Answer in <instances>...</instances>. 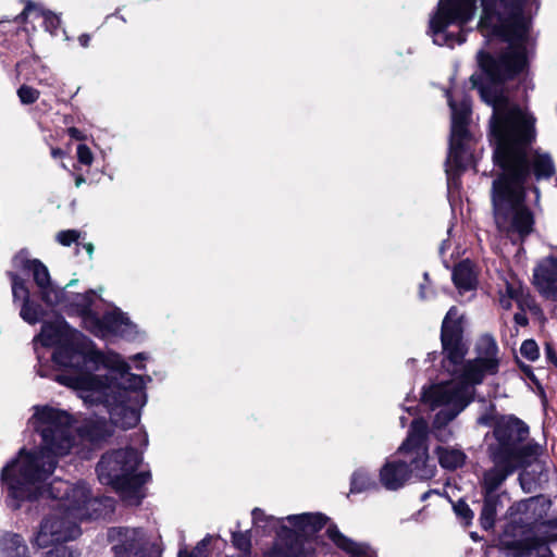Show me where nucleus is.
Masks as SVG:
<instances>
[{
  "mask_svg": "<svg viewBox=\"0 0 557 557\" xmlns=\"http://www.w3.org/2000/svg\"><path fill=\"white\" fill-rule=\"evenodd\" d=\"M534 284L546 298L557 299V260L544 259L534 270Z\"/></svg>",
  "mask_w": 557,
  "mask_h": 557,
  "instance_id": "f3484780",
  "label": "nucleus"
},
{
  "mask_svg": "<svg viewBox=\"0 0 557 557\" xmlns=\"http://www.w3.org/2000/svg\"><path fill=\"white\" fill-rule=\"evenodd\" d=\"M77 160L84 165H91L94 162V153L90 148L84 144L77 146Z\"/></svg>",
  "mask_w": 557,
  "mask_h": 557,
  "instance_id": "f704fd0d",
  "label": "nucleus"
},
{
  "mask_svg": "<svg viewBox=\"0 0 557 557\" xmlns=\"http://www.w3.org/2000/svg\"><path fill=\"white\" fill-rule=\"evenodd\" d=\"M435 453L440 465L445 469H457L466 461V455L459 448L438 446Z\"/></svg>",
  "mask_w": 557,
  "mask_h": 557,
  "instance_id": "b1692460",
  "label": "nucleus"
},
{
  "mask_svg": "<svg viewBox=\"0 0 557 557\" xmlns=\"http://www.w3.org/2000/svg\"><path fill=\"white\" fill-rule=\"evenodd\" d=\"M1 557H29L27 545L17 534L7 533L0 539Z\"/></svg>",
  "mask_w": 557,
  "mask_h": 557,
  "instance_id": "4be33fe9",
  "label": "nucleus"
},
{
  "mask_svg": "<svg viewBox=\"0 0 557 557\" xmlns=\"http://www.w3.org/2000/svg\"><path fill=\"white\" fill-rule=\"evenodd\" d=\"M17 95L20 100L25 103H34L39 98V91L30 86L23 85L18 88Z\"/></svg>",
  "mask_w": 557,
  "mask_h": 557,
  "instance_id": "7c9ffc66",
  "label": "nucleus"
},
{
  "mask_svg": "<svg viewBox=\"0 0 557 557\" xmlns=\"http://www.w3.org/2000/svg\"><path fill=\"white\" fill-rule=\"evenodd\" d=\"M84 248L86 249L87 253L89 255V258H92L94 245L88 243V244L84 245Z\"/></svg>",
  "mask_w": 557,
  "mask_h": 557,
  "instance_id": "49530a36",
  "label": "nucleus"
},
{
  "mask_svg": "<svg viewBox=\"0 0 557 557\" xmlns=\"http://www.w3.org/2000/svg\"><path fill=\"white\" fill-rule=\"evenodd\" d=\"M550 502L545 497H532L516 505V510L521 513L529 515L527 519H534L541 521L543 525H548L552 529L557 528V518L546 520L547 511L550 508Z\"/></svg>",
  "mask_w": 557,
  "mask_h": 557,
  "instance_id": "6ab92c4d",
  "label": "nucleus"
},
{
  "mask_svg": "<svg viewBox=\"0 0 557 557\" xmlns=\"http://www.w3.org/2000/svg\"><path fill=\"white\" fill-rule=\"evenodd\" d=\"M497 496L485 494V502L480 517L481 525L485 530H488L494 525L497 511Z\"/></svg>",
  "mask_w": 557,
  "mask_h": 557,
  "instance_id": "a878e982",
  "label": "nucleus"
},
{
  "mask_svg": "<svg viewBox=\"0 0 557 557\" xmlns=\"http://www.w3.org/2000/svg\"><path fill=\"white\" fill-rule=\"evenodd\" d=\"M125 550L134 554V557H160L161 550L158 545L148 541L143 531L137 529H125L119 531Z\"/></svg>",
  "mask_w": 557,
  "mask_h": 557,
  "instance_id": "dca6fc26",
  "label": "nucleus"
},
{
  "mask_svg": "<svg viewBox=\"0 0 557 557\" xmlns=\"http://www.w3.org/2000/svg\"><path fill=\"white\" fill-rule=\"evenodd\" d=\"M373 485V482L369 475L363 470H358L352 474L351 479V491L352 492H363L368 488H370Z\"/></svg>",
  "mask_w": 557,
  "mask_h": 557,
  "instance_id": "c85d7f7f",
  "label": "nucleus"
},
{
  "mask_svg": "<svg viewBox=\"0 0 557 557\" xmlns=\"http://www.w3.org/2000/svg\"><path fill=\"white\" fill-rule=\"evenodd\" d=\"M453 278L460 292L471 290L475 287V274L471 263L468 261L461 262L455 268Z\"/></svg>",
  "mask_w": 557,
  "mask_h": 557,
  "instance_id": "5701e85b",
  "label": "nucleus"
},
{
  "mask_svg": "<svg viewBox=\"0 0 557 557\" xmlns=\"http://www.w3.org/2000/svg\"><path fill=\"white\" fill-rule=\"evenodd\" d=\"M462 315L456 307H451L442 324V344L445 358L443 367H450L465 359L467 346L462 342Z\"/></svg>",
  "mask_w": 557,
  "mask_h": 557,
  "instance_id": "4468645a",
  "label": "nucleus"
},
{
  "mask_svg": "<svg viewBox=\"0 0 557 557\" xmlns=\"http://www.w3.org/2000/svg\"><path fill=\"white\" fill-rule=\"evenodd\" d=\"M85 183V178L82 175L76 176L75 186L78 188Z\"/></svg>",
  "mask_w": 557,
  "mask_h": 557,
  "instance_id": "de8ad7c7",
  "label": "nucleus"
},
{
  "mask_svg": "<svg viewBox=\"0 0 557 557\" xmlns=\"http://www.w3.org/2000/svg\"><path fill=\"white\" fill-rule=\"evenodd\" d=\"M95 295V290L79 294L69 305L74 313L82 317L85 329L98 337H106L110 334L131 336L136 333V325L119 309L108 312L102 320L99 319L90 309Z\"/></svg>",
  "mask_w": 557,
  "mask_h": 557,
  "instance_id": "9d476101",
  "label": "nucleus"
},
{
  "mask_svg": "<svg viewBox=\"0 0 557 557\" xmlns=\"http://www.w3.org/2000/svg\"><path fill=\"white\" fill-rule=\"evenodd\" d=\"M555 540H557V536H555V535L547 537V541H549V542L555 541Z\"/></svg>",
  "mask_w": 557,
  "mask_h": 557,
  "instance_id": "8fccbe9b",
  "label": "nucleus"
},
{
  "mask_svg": "<svg viewBox=\"0 0 557 557\" xmlns=\"http://www.w3.org/2000/svg\"><path fill=\"white\" fill-rule=\"evenodd\" d=\"M79 238V233L75 230H66L57 234V240L63 246H70Z\"/></svg>",
  "mask_w": 557,
  "mask_h": 557,
  "instance_id": "c9c22d12",
  "label": "nucleus"
},
{
  "mask_svg": "<svg viewBox=\"0 0 557 557\" xmlns=\"http://www.w3.org/2000/svg\"><path fill=\"white\" fill-rule=\"evenodd\" d=\"M55 346L53 362L64 371L55 376L87 406L102 405L111 421L123 429L137 425L146 404L144 379L129 372V364L114 351H100L91 339L59 318L45 323L35 345Z\"/></svg>",
  "mask_w": 557,
  "mask_h": 557,
  "instance_id": "f257e3e1",
  "label": "nucleus"
},
{
  "mask_svg": "<svg viewBox=\"0 0 557 557\" xmlns=\"http://www.w3.org/2000/svg\"><path fill=\"white\" fill-rule=\"evenodd\" d=\"M493 460L495 467L484 474V490L485 494L488 495H494V491L506 480L508 474H510L516 468L523 465L515 460H507L503 463H498L494 458Z\"/></svg>",
  "mask_w": 557,
  "mask_h": 557,
  "instance_id": "412c9836",
  "label": "nucleus"
},
{
  "mask_svg": "<svg viewBox=\"0 0 557 557\" xmlns=\"http://www.w3.org/2000/svg\"><path fill=\"white\" fill-rule=\"evenodd\" d=\"M51 547L47 554L48 557H76L75 553L64 543L52 545Z\"/></svg>",
  "mask_w": 557,
  "mask_h": 557,
  "instance_id": "e433bc0d",
  "label": "nucleus"
},
{
  "mask_svg": "<svg viewBox=\"0 0 557 557\" xmlns=\"http://www.w3.org/2000/svg\"><path fill=\"white\" fill-rule=\"evenodd\" d=\"M379 476L381 484L389 491H396L408 482L410 470L406 460L399 456V449L382 466Z\"/></svg>",
  "mask_w": 557,
  "mask_h": 557,
  "instance_id": "2eb2a0df",
  "label": "nucleus"
},
{
  "mask_svg": "<svg viewBox=\"0 0 557 557\" xmlns=\"http://www.w3.org/2000/svg\"><path fill=\"white\" fill-rule=\"evenodd\" d=\"M448 104L451 109V136L447 162L449 166L461 170L469 166L473 161L466 128L470 113V102L465 98L457 106L451 96L448 95Z\"/></svg>",
  "mask_w": 557,
  "mask_h": 557,
  "instance_id": "f8f14e48",
  "label": "nucleus"
},
{
  "mask_svg": "<svg viewBox=\"0 0 557 557\" xmlns=\"http://www.w3.org/2000/svg\"><path fill=\"white\" fill-rule=\"evenodd\" d=\"M47 493L55 504L34 535L33 544L39 548L77 539L81 535L78 521L88 517L87 505L91 502L85 483L70 484L55 480L49 485Z\"/></svg>",
  "mask_w": 557,
  "mask_h": 557,
  "instance_id": "423d86ee",
  "label": "nucleus"
},
{
  "mask_svg": "<svg viewBox=\"0 0 557 557\" xmlns=\"http://www.w3.org/2000/svg\"><path fill=\"white\" fill-rule=\"evenodd\" d=\"M12 294L14 300H22L23 305L29 302V292L25 282L16 274H12Z\"/></svg>",
  "mask_w": 557,
  "mask_h": 557,
  "instance_id": "cd10ccee",
  "label": "nucleus"
},
{
  "mask_svg": "<svg viewBox=\"0 0 557 557\" xmlns=\"http://www.w3.org/2000/svg\"><path fill=\"white\" fill-rule=\"evenodd\" d=\"M539 555H540L539 552L531 549V550H528L525 553H521L517 557H539ZM541 557H549L547 548L543 549V553L541 554Z\"/></svg>",
  "mask_w": 557,
  "mask_h": 557,
  "instance_id": "ea45409f",
  "label": "nucleus"
},
{
  "mask_svg": "<svg viewBox=\"0 0 557 557\" xmlns=\"http://www.w3.org/2000/svg\"><path fill=\"white\" fill-rule=\"evenodd\" d=\"M44 25L47 32H49L51 35H55L58 28L61 25V18L59 15L49 11L47 14H45Z\"/></svg>",
  "mask_w": 557,
  "mask_h": 557,
  "instance_id": "473e14b6",
  "label": "nucleus"
},
{
  "mask_svg": "<svg viewBox=\"0 0 557 557\" xmlns=\"http://www.w3.org/2000/svg\"><path fill=\"white\" fill-rule=\"evenodd\" d=\"M76 282H77L76 280H72V281L67 284V286H71V285L75 284Z\"/></svg>",
  "mask_w": 557,
  "mask_h": 557,
  "instance_id": "3c124183",
  "label": "nucleus"
},
{
  "mask_svg": "<svg viewBox=\"0 0 557 557\" xmlns=\"http://www.w3.org/2000/svg\"><path fill=\"white\" fill-rule=\"evenodd\" d=\"M326 522L320 513L292 515L283 518L278 542L265 557H307L311 546L305 539L318 532Z\"/></svg>",
  "mask_w": 557,
  "mask_h": 557,
  "instance_id": "1a4fd4ad",
  "label": "nucleus"
},
{
  "mask_svg": "<svg viewBox=\"0 0 557 557\" xmlns=\"http://www.w3.org/2000/svg\"><path fill=\"white\" fill-rule=\"evenodd\" d=\"M498 300L499 305L505 310H510L513 302H520L522 292L521 282L518 277L508 273H498Z\"/></svg>",
  "mask_w": 557,
  "mask_h": 557,
  "instance_id": "a211bd4d",
  "label": "nucleus"
},
{
  "mask_svg": "<svg viewBox=\"0 0 557 557\" xmlns=\"http://www.w3.org/2000/svg\"><path fill=\"white\" fill-rule=\"evenodd\" d=\"M233 543L240 550H248L250 547L249 536L245 533H234Z\"/></svg>",
  "mask_w": 557,
  "mask_h": 557,
  "instance_id": "4c0bfd02",
  "label": "nucleus"
},
{
  "mask_svg": "<svg viewBox=\"0 0 557 557\" xmlns=\"http://www.w3.org/2000/svg\"><path fill=\"white\" fill-rule=\"evenodd\" d=\"M326 534L337 547L349 553L350 557H375L374 552L369 546L348 539L335 525L327 527Z\"/></svg>",
  "mask_w": 557,
  "mask_h": 557,
  "instance_id": "aec40b11",
  "label": "nucleus"
},
{
  "mask_svg": "<svg viewBox=\"0 0 557 557\" xmlns=\"http://www.w3.org/2000/svg\"><path fill=\"white\" fill-rule=\"evenodd\" d=\"M547 359L557 367V354L550 345H546L545 348Z\"/></svg>",
  "mask_w": 557,
  "mask_h": 557,
  "instance_id": "a19ab883",
  "label": "nucleus"
},
{
  "mask_svg": "<svg viewBox=\"0 0 557 557\" xmlns=\"http://www.w3.org/2000/svg\"><path fill=\"white\" fill-rule=\"evenodd\" d=\"M482 425H494V435L497 444L492 446V456L497 462L515 460L521 463L529 458L537 456L540 446L528 442L529 429L515 417H502L494 422L491 416H482L478 419Z\"/></svg>",
  "mask_w": 557,
  "mask_h": 557,
  "instance_id": "6e6552de",
  "label": "nucleus"
},
{
  "mask_svg": "<svg viewBox=\"0 0 557 557\" xmlns=\"http://www.w3.org/2000/svg\"><path fill=\"white\" fill-rule=\"evenodd\" d=\"M252 521L256 528L264 530H274L277 528L281 530V525L283 524V519H276L273 516H268L259 508H255L252 510Z\"/></svg>",
  "mask_w": 557,
  "mask_h": 557,
  "instance_id": "bb28decb",
  "label": "nucleus"
},
{
  "mask_svg": "<svg viewBox=\"0 0 557 557\" xmlns=\"http://www.w3.org/2000/svg\"><path fill=\"white\" fill-rule=\"evenodd\" d=\"M78 41L81 44L82 47L86 48L89 46V41H90V36L87 35V34H83L78 37Z\"/></svg>",
  "mask_w": 557,
  "mask_h": 557,
  "instance_id": "37998d69",
  "label": "nucleus"
},
{
  "mask_svg": "<svg viewBox=\"0 0 557 557\" xmlns=\"http://www.w3.org/2000/svg\"><path fill=\"white\" fill-rule=\"evenodd\" d=\"M51 154H52L53 158H61V157L64 156V152H63V150H61L59 148H53L51 150Z\"/></svg>",
  "mask_w": 557,
  "mask_h": 557,
  "instance_id": "a18cd8bd",
  "label": "nucleus"
},
{
  "mask_svg": "<svg viewBox=\"0 0 557 557\" xmlns=\"http://www.w3.org/2000/svg\"><path fill=\"white\" fill-rule=\"evenodd\" d=\"M520 352L528 360L534 361L539 358L537 344L532 339L524 341L520 347Z\"/></svg>",
  "mask_w": 557,
  "mask_h": 557,
  "instance_id": "2f4dec72",
  "label": "nucleus"
},
{
  "mask_svg": "<svg viewBox=\"0 0 557 557\" xmlns=\"http://www.w3.org/2000/svg\"><path fill=\"white\" fill-rule=\"evenodd\" d=\"M481 96L493 107L494 161L499 169L491 190L494 221L502 234L522 239L534 225L533 214L524 203L527 191L533 190L535 205L540 201V190L531 182L530 165L541 178L554 174V163L548 154L528 149L535 138V120L531 114L510 104L497 89L482 88Z\"/></svg>",
  "mask_w": 557,
  "mask_h": 557,
  "instance_id": "f03ea898",
  "label": "nucleus"
},
{
  "mask_svg": "<svg viewBox=\"0 0 557 557\" xmlns=\"http://www.w3.org/2000/svg\"><path fill=\"white\" fill-rule=\"evenodd\" d=\"M34 409L30 424L40 433L42 447L34 451L21 449L1 474L9 495L15 500L44 495L42 483L54 470V458L69 454L73 446L71 419L66 412L47 406Z\"/></svg>",
  "mask_w": 557,
  "mask_h": 557,
  "instance_id": "20e7f679",
  "label": "nucleus"
},
{
  "mask_svg": "<svg viewBox=\"0 0 557 557\" xmlns=\"http://www.w3.org/2000/svg\"><path fill=\"white\" fill-rule=\"evenodd\" d=\"M529 0H481L482 15L479 22L484 37H500L509 44L498 60L480 52L481 69L492 81L510 78L522 72L528 63L527 39L529 18L523 5ZM478 0H440L436 12L430 18V34L436 45L465 41V25L472 20Z\"/></svg>",
  "mask_w": 557,
  "mask_h": 557,
  "instance_id": "7ed1b4c3",
  "label": "nucleus"
},
{
  "mask_svg": "<svg viewBox=\"0 0 557 557\" xmlns=\"http://www.w3.org/2000/svg\"><path fill=\"white\" fill-rule=\"evenodd\" d=\"M13 263L16 269L33 275L46 304L53 306L63 302L64 290L51 283L49 271L40 260L32 259L26 251H21L14 257Z\"/></svg>",
  "mask_w": 557,
  "mask_h": 557,
  "instance_id": "ddd939ff",
  "label": "nucleus"
},
{
  "mask_svg": "<svg viewBox=\"0 0 557 557\" xmlns=\"http://www.w3.org/2000/svg\"><path fill=\"white\" fill-rule=\"evenodd\" d=\"M475 357L461 359L454 366L444 367L453 376L449 382L431 385L423 389L422 403L431 409L440 408L434 423L442 426L451 421L471 401L474 386L486 376L496 375L502 363V355L495 338L481 336L474 347Z\"/></svg>",
  "mask_w": 557,
  "mask_h": 557,
  "instance_id": "39448f33",
  "label": "nucleus"
},
{
  "mask_svg": "<svg viewBox=\"0 0 557 557\" xmlns=\"http://www.w3.org/2000/svg\"><path fill=\"white\" fill-rule=\"evenodd\" d=\"M21 317L27 323L35 324L42 317V310H41L40 306L34 305L29 301L28 304H24L22 306Z\"/></svg>",
  "mask_w": 557,
  "mask_h": 557,
  "instance_id": "c756f323",
  "label": "nucleus"
},
{
  "mask_svg": "<svg viewBox=\"0 0 557 557\" xmlns=\"http://www.w3.org/2000/svg\"><path fill=\"white\" fill-rule=\"evenodd\" d=\"M207 543L203 540L193 552H187L186 549H181L178 557H205V547Z\"/></svg>",
  "mask_w": 557,
  "mask_h": 557,
  "instance_id": "58836bf2",
  "label": "nucleus"
},
{
  "mask_svg": "<svg viewBox=\"0 0 557 557\" xmlns=\"http://www.w3.org/2000/svg\"><path fill=\"white\" fill-rule=\"evenodd\" d=\"M140 461V454L132 448L107 453L97 467L99 481L111 485L128 499L129 504L137 505L143 497L140 486L147 480L144 473L137 472Z\"/></svg>",
  "mask_w": 557,
  "mask_h": 557,
  "instance_id": "0eeeda50",
  "label": "nucleus"
},
{
  "mask_svg": "<svg viewBox=\"0 0 557 557\" xmlns=\"http://www.w3.org/2000/svg\"><path fill=\"white\" fill-rule=\"evenodd\" d=\"M69 135L74 139H78V140L85 139V136L82 134V132L75 127L69 128Z\"/></svg>",
  "mask_w": 557,
  "mask_h": 557,
  "instance_id": "79ce46f5",
  "label": "nucleus"
},
{
  "mask_svg": "<svg viewBox=\"0 0 557 557\" xmlns=\"http://www.w3.org/2000/svg\"><path fill=\"white\" fill-rule=\"evenodd\" d=\"M428 424L422 419L412 421L406 441L399 447V456L406 460L410 475L426 480L434 476L436 468L430 462L426 441Z\"/></svg>",
  "mask_w": 557,
  "mask_h": 557,
  "instance_id": "9b49d317",
  "label": "nucleus"
},
{
  "mask_svg": "<svg viewBox=\"0 0 557 557\" xmlns=\"http://www.w3.org/2000/svg\"><path fill=\"white\" fill-rule=\"evenodd\" d=\"M11 506H12V507H14V508H17V507H18V504H17V503H15V504H12Z\"/></svg>",
  "mask_w": 557,
  "mask_h": 557,
  "instance_id": "603ef678",
  "label": "nucleus"
},
{
  "mask_svg": "<svg viewBox=\"0 0 557 557\" xmlns=\"http://www.w3.org/2000/svg\"><path fill=\"white\" fill-rule=\"evenodd\" d=\"M454 510L456 515L465 521L466 524L470 523V521L473 518V512L471 511L469 506L462 500H459L454 505Z\"/></svg>",
  "mask_w": 557,
  "mask_h": 557,
  "instance_id": "72a5a7b5",
  "label": "nucleus"
},
{
  "mask_svg": "<svg viewBox=\"0 0 557 557\" xmlns=\"http://www.w3.org/2000/svg\"><path fill=\"white\" fill-rule=\"evenodd\" d=\"M400 423L403 426L406 424V419L404 417H400Z\"/></svg>",
  "mask_w": 557,
  "mask_h": 557,
  "instance_id": "09e8293b",
  "label": "nucleus"
},
{
  "mask_svg": "<svg viewBox=\"0 0 557 557\" xmlns=\"http://www.w3.org/2000/svg\"><path fill=\"white\" fill-rule=\"evenodd\" d=\"M24 9L18 14L14 21L21 24L27 25L28 23L38 20V18H45V14H47L49 11L45 10L40 4L32 1V0H23Z\"/></svg>",
  "mask_w": 557,
  "mask_h": 557,
  "instance_id": "393cba45",
  "label": "nucleus"
},
{
  "mask_svg": "<svg viewBox=\"0 0 557 557\" xmlns=\"http://www.w3.org/2000/svg\"><path fill=\"white\" fill-rule=\"evenodd\" d=\"M515 320H516L517 324L522 325V326L527 325V323H528V319L522 313H516Z\"/></svg>",
  "mask_w": 557,
  "mask_h": 557,
  "instance_id": "c03bdc74",
  "label": "nucleus"
}]
</instances>
